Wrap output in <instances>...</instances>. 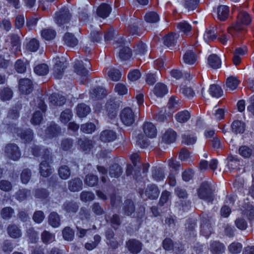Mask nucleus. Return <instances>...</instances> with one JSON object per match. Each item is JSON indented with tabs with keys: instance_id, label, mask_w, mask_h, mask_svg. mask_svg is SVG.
<instances>
[{
	"instance_id": "obj_1",
	"label": "nucleus",
	"mask_w": 254,
	"mask_h": 254,
	"mask_svg": "<svg viewBox=\"0 0 254 254\" xmlns=\"http://www.w3.org/2000/svg\"><path fill=\"white\" fill-rule=\"evenodd\" d=\"M198 197L208 203H212L215 195L214 190L210 183L208 182H202L197 190Z\"/></svg>"
},
{
	"instance_id": "obj_2",
	"label": "nucleus",
	"mask_w": 254,
	"mask_h": 254,
	"mask_svg": "<svg viewBox=\"0 0 254 254\" xmlns=\"http://www.w3.org/2000/svg\"><path fill=\"white\" fill-rule=\"evenodd\" d=\"M20 38L15 34H10L5 40L4 46L11 54H15L20 50Z\"/></svg>"
},
{
	"instance_id": "obj_3",
	"label": "nucleus",
	"mask_w": 254,
	"mask_h": 254,
	"mask_svg": "<svg viewBox=\"0 0 254 254\" xmlns=\"http://www.w3.org/2000/svg\"><path fill=\"white\" fill-rule=\"evenodd\" d=\"M44 160L40 164V173L43 177H48L52 174V169L49 165L51 156L49 150H46L43 156Z\"/></svg>"
},
{
	"instance_id": "obj_4",
	"label": "nucleus",
	"mask_w": 254,
	"mask_h": 254,
	"mask_svg": "<svg viewBox=\"0 0 254 254\" xmlns=\"http://www.w3.org/2000/svg\"><path fill=\"white\" fill-rule=\"evenodd\" d=\"M200 232L202 235L208 238L212 233V217L208 214H203L201 217Z\"/></svg>"
},
{
	"instance_id": "obj_5",
	"label": "nucleus",
	"mask_w": 254,
	"mask_h": 254,
	"mask_svg": "<svg viewBox=\"0 0 254 254\" xmlns=\"http://www.w3.org/2000/svg\"><path fill=\"white\" fill-rule=\"evenodd\" d=\"M71 16L69 10L67 8L64 7L55 13L54 19L56 23L61 26L67 23L70 20Z\"/></svg>"
},
{
	"instance_id": "obj_6",
	"label": "nucleus",
	"mask_w": 254,
	"mask_h": 254,
	"mask_svg": "<svg viewBox=\"0 0 254 254\" xmlns=\"http://www.w3.org/2000/svg\"><path fill=\"white\" fill-rule=\"evenodd\" d=\"M6 157L13 161H17L21 157V152L18 146L14 143L7 144L4 150Z\"/></svg>"
},
{
	"instance_id": "obj_7",
	"label": "nucleus",
	"mask_w": 254,
	"mask_h": 254,
	"mask_svg": "<svg viewBox=\"0 0 254 254\" xmlns=\"http://www.w3.org/2000/svg\"><path fill=\"white\" fill-rule=\"evenodd\" d=\"M233 12H237V21L234 29L236 31H239L242 29L241 24L248 25L250 23L251 19L249 15L245 11H238L235 8L233 9Z\"/></svg>"
},
{
	"instance_id": "obj_8",
	"label": "nucleus",
	"mask_w": 254,
	"mask_h": 254,
	"mask_svg": "<svg viewBox=\"0 0 254 254\" xmlns=\"http://www.w3.org/2000/svg\"><path fill=\"white\" fill-rule=\"evenodd\" d=\"M54 76L56 79H61L63 75L64 70L66 67L67 63L63 58L61 60L60 58H56L54 59Z\"/></svg>"
},
{
	"instance_id": "obj_9",
	"label": "nucleus",
	"mask_w": 254,
	"mask_h": 254,
	"mask_svg": "<svg viewBox=\"0 0 254 254\" xmlns=\"http://www.w3.org/2000/svg\"><path fill=\"white\" fill-rule=\"evenodd\" d=\"M120 118L124 125L129 126L134 122L135 116L132 109L127 107L125 108L122 111Z\"/></svg>"
},
{
	"instance_id": "obj_10",
	"label": "nucleus",
	"mask_w": 254,
	"mask_h": 254,
	"mask_svg": "<svg viewBox=\"0 0 254 254\" xmlns=\"http://www.w3.org/2000/svg\"><path fill=\"white\" fill-rule=\"evenodd\" d=\"M86 63L83 64V62L80 60H76L74 65L75 72L81 77H85L88 74L87 68H90V63L87 60H85Z\"/></svg>"
},
{
	"instance_id": "obj_11",
	"label": "nucleus",
	"mask_w": 254,
	"mask_h": 254,
	"mask_svg": "<svg viewBox=\"0 0 254 254\" xmlns=\"http://www.w3.org/2000/svg\"><path fill=\"white\" fill-rule=\"evenodd\" d=\"M126 247L132 254H138L142 250V244L138 240L131 239L126 242Z\"/></svg>"
},
{
	"instance_id": "obj_12",
	"label": "nucleus",
	"mask_w": 254,
	"mask_h": 254,
	"mask_svg": "<svg viewBox=\"0 0 254 254\" xmlns=\"http://www.w3.org/2000/svg\"><path fill=\"white\" fill-rule=\"evenodd\" d=\"M19 89L22 94L30 93L33 89L32 81L28 78L20 79L19 82Z\"/></svg>"
},
{
	"instance_id": "obj_13",
	"label": "nucleus",
	"mask_w": 254,
	"mask_h": 254,
	"mask_svg": "<svg viewBox=\"0 0 254 254\" xmlns=\"http://www.w3.org/2000/svg\"><path fill=\"white\" fill-rule=\"evenodd\" d=\"M7 234L13 239L20 238L22 235V231L20 227L14 224L9 225L6 229Z\"/></svg>"
},
{
	"instance_id": "obj_14",
	"label": "nucleus",
	"mask_w": 254,
	"mask_h": 254,
	"mask_svg": "<svg viewBox=\"0 0 254 254\" xmlns=\"http://www.w3.org/2000/svg\"><path fill=\"white\" fill-rule=\"evenodd\" d=\"M63 209L69 214H74L79 209L77 202L74 201H66L62 206Z\"/></svg>"
},
{
	"instance_id": "obj_15",
	"label": "nucleus",
	"mask_w": 254,
	"mask_h": 254,
	"mask_svg": "<svg viewBox=\"0 0 254 254\" xmlns=\"http://www.w3.org/2000/svg\"><path fill=\"white\" fill-rule=\"evenodd\" d=\"M83 183L79 178H75L69 180L68 182V190L72 192L80 190L82 189Z\"/></svg>"
},
{
	"instance_id": "obj_16",
	"label": "nucleus",
	"mask_w": 254,
	"mask_h": 254,
	"mask_svg": "<svg viewBox=\"0 0 254 254\" xmlns=\"http://www.w3.org/2000/svg\"><path fill=\"white\" fill-rule=\"evenodd\" d=\"M100 139L104 142H112L117 138L116 133L112 130H105L101 132Z\"/></svg>"
},
{
	"instance_id": "obj_17",
	"label": "nucleus",
	"mask_w": 254,
	"mask_h": 254,
	"mask_svg": "<svg viewBox=\"0 0 254 254\" xmlns=\"http://www.w3.org/2000/svg\"><path fill=\"white\" fill-rule=\"evenodd\" d=\"M144 133L150 138H153L156 136L157 130L154 125L150 122H145L143 125Z\"/></svg>"
},
{
	"instance_id": "obj_18",
	"label": "nucleus",
	"mask_w": 254,
	"mask_h": 254,
	"mask_svg": "<svg viewBox=\"0 0 254 254\" xmlns=\"http://www.w3.org/2000/svg\"><path fill=\"white\" fill-rule=\"evenodd\" d=\"M50 105L61 106L64 104L66 101L65 97L58 94H52L49 97Z\"/></svg>"
},
{
	"instance_id": "obj_19",
	"label": "nucleus",
	"mask_w": 254,
	"mask_h": 254,
	"mask_svg": "<svg viewBox=\"0 0 254 254\" xmlns=\"http://www.w3.org/2000/svg\"><path fill=\"white\" fill-rule=\"evenodd\" d=\"M159 194V190L155 185L152 184L148 186L145 191V196L149 199H156L158 197Z\"/></svg>"
},
{
	"instance_id": "obj_20",
	"label": "nucleus",
	"mask_w": 254,
	"mask_h": 254,
	"mask_svg": "<svg viewBox=\"0 0 254 254\" xmlns=\"http://www.w3.org/2000/svg\"><path fill=\"white\" fill-rule=\"evenodd\" d=\"M112 8L107 3L101 4L97 9V14L101 18L105 19L107 18L111 13Z\"/></svg>"
},
{
	"instance_id": "obj_21",
	"label": "nucleus",
	"mask_w": 254,
	"mask_h": 254,
	"mask_svg": "<svg viewBox=\"0 0 254 254\" xmlns=\"http://www.w3.org/2000/svg\"><path fill=\"white\" fill-rule=\"evenodd\" d=\"M183 59L186 64L192 65L196 62L197 56L192 50H188L184 55Z\"/></svg>"
},
{
	"instance_id": "obj_22",
	"label": "nucleus",
	"mask_w": 254,
	"mask_h": 254,
	"mask_svg": "<svg viewBox=\"0 0 254 254\" xmlns=\"http://www.w3.org/2000/svg\"><path fill=\"white\" fill-rule=\"evenodd\" d=\"M208 64L213 69L219 68L221 66V60L216 54L210 55L207 59Z\"/></svg>"
},
{
	"instance_id": "obj_23",
	"label": "nucleus",
	"mask_w": 254,
	"mask_h": 254,
	"mask_svg": "<svg viewBox=\"0 0 254 254\" xmlns=\"http://www.w3.org/2000/svg\"><path fill=\"white\" fill-rule=\"evenodd\" d=\"M229 7L226 5H221L217 8L218 18L221 21H225L228 17Z\"/></svg>"
},
{
	"instance_id": "obj_24",
	"label": "nucleus",
	"mask_w": 254,
	"mask_h": 254,
	"mask_svg": "<svg viewBox=\"0 0 254 254\" xmlns=\"http://www.w3.org/2000/svg\"><path fill=\"white\" fill-rule=\"evenodd\" d=\"M179 37L178 34H169L163 38V43L168 47L174 46Z\"/></svg>"
},
{
	"instance_id": "obj_25",
	"label": "nucleus",
	"mask_w": 254,
	"mask_h": 254,
	"mask_svg": "<svg viewBox=\"0 0 254 254\" xmlns=\"http://www.w3.org/2000/svg\"><path fill=\"white\" fill-rule=\"evenodd\" d=\"M225 246L218 241H214L211 243L210 246V251L214 254H221L225 251Z\"/></svg>"
},
{
	"instance_id": "obj_26",
	"label": "nucleus",
	"mask_w": 254,
	"mask_h": 254,
	"mask_svg": "<svg viewBox=\"0 0 254 254\" xmlns=\"http://www.w3.org/2000/svg\"><path fill=\"white\" fill-rule=\"evenodd\" d=\"M63 40L64 44L69 47H74L78 43L77 38L72 34L68 32L64 34Z\"/></svg>"
},
{
	"instance_id": "obj_27",
	"label": "nucleus",
	"mask_w": 254,
	"mask_h": 254,
	"mask_svg": "<svg viewBox=\"0 0 254 254\" xmlns=\"http://www.w3.org/2000/svg\"><path fill=\"white\" fill-rule=\"evenodd\" d=\"M90 111L89 106L84 103L79 104L76 107V113L80 118L85 117Z\"/></svg>"
},
{
	"instance_id": "obj_28",
	"label": "nucleus",
	"mask_w": 254,
	"mask_h": 254,
	"mask_svg": "<svg viewBox=\"0 0 254 254\" xmlns=\"http://www.w3.org/2000/svg\"><path fill=\"white\" fill-rule=\"evenodd\" d=\"M48 223L54 228L59 227L61 224L60 215L56 212H51L48 217Z\"/></svg>"
},
{
	"instance_id": "obj_29",
	"label": "nucleus",
	"mask_w": 254,
	"mask_h": 254,
	"mask_svg": "<svg viewBox=\"0 0 254 254\" xmlns=\"http://www.w3.org/2000/svg\"><path fill=\"white\" fill-rule=\"evenodd\" d=\"M168 92L167 86L161 83H158L154 88L153 92L158 97H162Z\"/></svg>"
},
{
	"instance_id": "obj_30",
	"label": "nucleus",
	"mask_w": 254,
	"mask_h": 254,
	"mask_svg": "<svg viewBox=\"0 0 254 254\" xmlns=\"http://www.w3.org/2000/svg\"><path fill=\"white\" fill-rule=\"evenodd\" d=\"M245 124L240 121H235L231 125L232 130L236 134L243 133L245 130Z\"/></svg>"
},
{
	"instance_id": "obj_31",
	"label": "nucleus",
	"mask_w": 254,
	"mask_h": 254,
	"mask_svg": "<svg viewBox=\"0 0 254 254\" xmlns=\"http://www.w3.org/2000/svg\"><path fill=\"white\" fill-rule=\"evenodd\" d=\"M40 47V44L36 39L32 38L27 41L25 44L26 50L31 52H36Z\"/></svg>"
},
{
	"instance_id": "obj_32",
	"label": "nucleus",
	"mask_w": 254,
	"mask_h": 254,
	"mask_svg": "<svg viewBox=\"0 0 254 254\" xmlns=\"http://www.w3.org/2000/svg\"><path fill=\"white\" fill-rule=\"evenodd\" d=\"M109 175L111 178H119L123 173L121 167L117 164H114L109 168Z\"/></svg>"
},
{
	"instance_id": "obj_33",
	"label": "nucleus",
	"mask_w": 254,
	"mask_h": 254,
	"mask_svg": "<svg viewBox=\"0 0 254 254\" xmlns=\"http://www.w3.org/2000/svg\"><path fill=\"white\" fill-rule=\"evenodd\" d=\"M176 133L172 129H169L165 132L162 140L167 143L174 142L176 139Z\"/></svg>"
},
{
	"instance_id": "obj_34",
	"label": "nucleus",
	"mask_w": 254,
	"mask_h": 254,
	"mask_svg": "<svg viewBox=\"0 0 254 254\" xmlns=\"http://www.w3.org/2000/svg\"><path fill=\"white\" fill-rule=\"evenodd\" d=\"M106 94L105 89L102 87H97L90 91V97L92 99H99L103 98Z\"/></svg>"
},
{
	"instance_id": "obj_35",
	"label": "nucleus",
	"mask_w": 254,
	"mask_h": 254,
	"mask_svg": "<svg viewBox=\"0 0 254 254\" xmlns=\"http://www.w3.org/2000/svg\"><path fill=\"white\" fill-rule=\"evenodd\" d=\"M42 242L45 244H49L55 240V235L48 231L44 230L41 235Z\"/></svg>"
},
{
	"instance_id": "obj_36",
	"label": "nucleus",
	"mask_w": 254,
	"mask_h": 254,
	"mask_svg": "<svg viewBox=\"0 0 254 254\" xmlns=\"http://www.w3.org/2000/svg\"><path fill=\"white\" fill-rule=\"evenodd\" d=\"M26 234L31 243H36L39 240L38 233L33 227L28 229Z\"/></svg>"
},
{
	"instance_id": "obj_37",
	"label": "nucleus",
	"mask_w": 254,
	"mask_h": 254,
	"mask_svg": "<svg viewBox=\"0 0 254 254\" xmlns=\"http://www.w3.org/2000/svg\"><path fill=\"white\" fill-rule=\"evenodd\" d=\"M175 119L180 123H185L188 122L190 117V114L187 110L178 112L175 115Z\"/></svg>"
},
{
	"instance_id": "obj_38",
	"label": "nucleus",
	"mask_w": 254,
	"mask_h": 254,
	"mask_svg": "<svg viewBox=\"0 0 254 254\" xmlns=\"http://www.w3.org/2000/svg\"><path fill=\"white\" fill-rule=\"evenodd\" d=\"M16 133L20 135L21 139L26 142L30 141L33 139V134L32 130L30 129L24 131L23 132L19 129H17Z\"/></svg>"
},
{
	"instance_id": "obj_39",
	"label": "nucleus",
	"mask_w": 254,
	"mask_h": 254,
	"mask_svg": "<svg viewBox=\"0 0 254 254\" xmlns=\"http://www.w3.org/2000/svg\"><path fill=\"white\" fill-rule=\"evenodd\" d=\"M152 178L154 181L159 182L163 180L165 175L162 171L156 167H153L152 169Z\"/></svg>"
},
{
	"instance_id": "obj_40",
	"label": "nucleus",
	"mask_w": 254,
	"mask_h": 254,
	"mask_svg": "<svg viewBox=\"0 0 254 254\" xmlns=\"http://www.w3.org/2000/svg\"><path fill=\"white\" fill-rule=\"evenodd\" d=\"M123 210L125 215H131L135 210L133 202L129 199L127 200L125 202Z\"/></svg>"
},
{
	"instance_id": "obj_41",
	"label": "nucleus",
	"mask_w": 254,
	"mask_h": 254,
	"mask_svg": "<svg viewBox=\"0 0 254 254\" xmlns=\"http://www.w3.org/2000/svg\"><path fill=\"white\" fill-rule=\"evenodd\" d=\"M62 235L65 240L71 241L74 237V231L69 227H66L63 230Z\"/></svg>"
},
{
	"instance_id": "obj_42",
	"label": "nucleus",
	"mask_w": 254,
	"mask_h": 254,
	"mask_svg": "<svg viewBox=\"0 0 254 254\" xmlns=\"http://www.w3.org/2000/svg\"><path fill=\"white\" fill-rule=\"evenodd\" d=\"M209 91L211 95L213 97L219 98L222 96L223 94V90L218 85H211Z\"/></svg>"
},
{
	"instance_id": "obj_43",
	"label": "nucleus",
	"mask_w": 254,
	"mask_h": 254,
	"mask_svg": "<svg viewBox=\"0 0 254 254\" xmlns=\"http://www.w3.org/2000/svg\"><path fill=\"white\" fill-rule=\"evenodd\" d=\"M123 243V239H118L115 238L109 241H106V244L108 246L109 249L112 250L117 249Z\"/></svg>"
},
{
	"instance_id": "obj_44",
	"label": "nucleus",
	"mask_w": 254,
	"mask_h": 254,
	"mask_svg": "<svg viewBox=\"0 0 254 254\" xmlns=\"http://www.w3.org/2000/svg\"><path fill=\"white\" fill-rule=\"evenodd\" d=\"M34 71L39 75H45L49 72V67L45 64H40L34 67Z\"/></svg>"
},
{
	"instance_id": "obj_45",
	"label": "nucleus",
	"mask_w": 254,
	"mask_h": 254,
	"mask_svg": "<svg viewBox=\"0 0 254 254\" xmlns=\"http://www.w3.org/2000/svg\"><path fill=\"white\" fill-rule=\"evenodd\" d=\"M12 96L13 92L9 88H3L0 91V98L2 101L9 100Z\"/></svg>"
},
{
	"instance_id": "obj_46",
	"label": "nucleus",
	"mask_w": 254,
	"mask_h": 254,
	"mask_svg": "<svg viewBox=\"0 0 254 254\" xmlns=\"http://www.w3.org/2000/svg\"><path fill=\"white\" fill-rule=\"evenodd\" d=\"M84 182L86 185L89 187L95 186L98 183V177L96 175L88 174L86 176Z\"/></svg>"
},
{
	"instance_id": "obj_47",
	"label": "nucleus",
	"mask_w": 254,
	"mask_h": 254,
	"mask_svg": "<svg viewBox=\"0 0 254 254\" xmlns=\"http://www.w3.org/2000/svg\"><path fill=\"white\" fill-rule=\"evenodd\" d=\"M134 51L136 55L143 56L147 52V47L144 43L140 42L134 47Z\"/></svg>"
},
{
	"instance_id": "obj_48",
	"label": "nucleus",
	"mask_w": 254,
	"mask_h": 254,
	"mask_svg": "<svg viewBox=\"0 0 254 254\" xmlns=\"http://www.w3.org/2000/svg\"><path fill=\"white\" fill-rule=\"evenodd\" d=\"M132 52L130 48L127 47L122 48L119 52V56L122 60H128L131 56Z\"/></svg>"
},
{
	"instance_id": "obj_49",
	"label": "nucleus",
	"mask_w": 254,
	"mask_h": 254,
	"mask_svg": "<svg viewBox=\"0 0 254 254\" xmlns=\"http://www.w3.org/2000/svg\"><path fill=\"white\" fill-rule=\"evenodd\" d=\"M78 143L80 145V148L83 151H88L93 146L92 141L86 138L79 139Z\"/></svg>"
},
{
	"instance_id": "obj_50",
	"label": "nucleus",
	"mask_w": 254,
	"mask_h": 254,
	"mask_svg": "<svg viewBox=\"0 0 254 254\" xmlns=\"http://www.w3.org/2000/svg\"><path fill=\"white\" fill-rule=\"evenodd\" d=\"M60 177L63 180L67 179L70 175V170L67 166H61L58 170Z\"/></svg>"
},
{
	"instance_id": "obj_51",
	"label": "nucleus",
	"mask_w": 254,
	"mask_h": 254,
	"mask_svg": "<svg viewBox=\"0 0 254 254\" xmlns=\"http://www.w3.org/2000/svg\"><path fill=\"white\" fill-rule=\"evenodd\" d=\"M34 196L39 199H46L49 195V191L45 189H37L34 191Z\"/></svg>"
},
{
	"instance_id": "obj_52",
	"label": "nucleus",
	"mask_w": 254,
	"mask_h": 254,
	"mask_svg": "<svg viewBox=\"0 0 254 254\" xmlns=\"http://www.w3.org/2000/svg\"><path fill=\"white\" fill-rule=\"evenodd\" d=\"M239 81L238 79L234 76L228 77L226 80V85L230 90H234L237 88Z\"/></svg>"
},
{
	"instance_id": "obj_53",
	"label": "nucleus",
	"mask_w": 254,
	"mask_h": 254,
	"mask_svg": "<svg viewBox=\"0 0 254 254\" xmlns=\"http://www.w3.org/2000/svg\"><path fill=\"white\" fill-rule=\"evenodd\" d=\"M31 194V191L28 189L19 190L16 193V198L19 201L26 199Z\"/></svg>"
},
{
	"instance_id": "obj_54",
	"label": "nucleus",
	"mask_w": 254,
	"mask_h": 254,
	"mask_svg": "<svg viewBox=\"0 0 254 254\" xmlns=\"http://www.w3.org/2000/svg\"><path fill=\"white\" fill-rule=\"evenodd\" d=\"M144 18L145 21L148 23H156L159 20L158 14L153 11L147 13L144 16Z\"/></svg>"
},
{
	"instance_id": "obj_55",
	"label": "nucleus",
	"mask_w": 254,
	"mask_h": 254,
	"mask_svg": "<svg viewBox=\"0 0 254 254\" xmlns=\"http://www.w3.org/2000/svg\"><path fill=\"white\" fill-rule=\"evenodd\" d=\"M60 128L57 125H52L49 127L46 130V133L49 138L53 137L58 135L60 132Z\"/></svg>"
},
{
	"instance_id": "obj_56",
	"label": "nucleus",
	"mask_w": 254,
	"mask_h": 254,
	"mask_svg": "<svg viewBox=\"0 0 254 254\" xmlns=\"http://www.w3.org/2000/svg\"><path fill=\"white\" fill-rule=\"evenodd\" d=\"M14 213L13 208L10 207H6L1 209L0 214L3 219H9Z\"/></svg>"
},
{
	"instance_id": "obj_57",
	"label": "nucleus",
	"mask_w": 254,
	"mask_h": 254,
	"mask_svg": "<svg viewBox=\"0 0 254 254\" xmlns=\"http://www.w3.org/2000/svg\"><path fill=\"white\" fill-rule=\"evenodd\" d=\"M72 114L70 109H66L61 113L60 120L63 123L68 122L72 118Z\"/></svg>"
},
{
	"instance_id": "obj_58",
	"label": "nucleus",
	"mask_w": 254,
	"mask_h": 254,
	"mask_svg": "<svg viewBox=\"0 0 254 254\" xmlns=\"http://www.w3.org/2000/svg\"><path fill=\"white\" fill-rule=\"evenodd\" d=\"M56 35V33L55 30L46 29L42 31L41 35L43 38L47 40H51L53 39Z\"/></svg>"
},
{
	"instance_id": "obj_59",
	"label": "nucleus",
	"mask_w": 254,
	"mask_h": 254,
	"mask_svg": "<svg viewBox=\"0 0 254 254\" xmlns=\"http://www.w3.org/2000/svg\"><path fill=\"white\" fill-rule=\"evenodd\" d=\"M80 198L82 201L87 202L93 200L95 195L91 191H83L80 193Z\"/></svg>"
},
{
	"instance_id": "obj_60",
	"label": "nucleus",
	"mask_w": 254,
	"mask_h": 254,
	"mask_svg": "<svg viewBox=\"0 0 254 254\" xmlns=\"http://www.w3.org/2000/svg\"><path fill=\"white\" fill-rule=\"evenodd\" d=\"M95 125L91 123L83 124L81 126V130L86 133H92L95 130Z\"/></svg>"
},
{
	"instance_id": "obj_61",
	"label": "nucleus",
	"mask_w": 254,
	"mask_h": 254,
	"mask_svg": "<svg viewBox=\"0 0 254 254\" xmlns=\"http://www.w3.org/2000/svg\"><path fill=\"white\" fill-rule=\"evenodd\" d=\"M199 2V0H186L184 5L189 11H193L196 8Z\"/></svg>"
},
{
	"instance_id": "obj_62",
	"label": "nucleus",
	"mask_w": 254,
	"mask_h": 254,
	"mask_svg": "<svg viewBox=\"0 0 254 254\" xmlns=\"http://www.w3.org/2000/svg\"><path fill=\"white\" fill-rule=\"evenodd\" d=\"M239 153L244 158H249L252 155V150L247 146H242L239 149Z\"/></svg>"
},
{
	"instance_id": "obj_63",
	"label": "nucleus",
	"mask_w": 254,
	"mask_h": 254,
	"mask_svg": "<svg viewBox=\"0 0 254 254\" xmlns=\"http://www.w3.org/2000/svg\"><path fill=\"white\" fill-rule=\"evenodd\" d=\"M229 250L233 254L240 253L242 249V245L240 243H232L229 246Z\"/></svg>"
},
{
	"instance_id": "obj_64",
	"label": "nucleus",
	"mask_w": 254,
	"mask_h": 254,
	"mask_svg": "<svg viewBox=\"0 0 254 254\" xmlns=\"http://www.w3.org/2000/svg\"><path fill=\"white\" fill-rule=\"evenodd\" d=\"M109 77L113 81H118L121 77V73L119 70L111 68L108 71Z\"/></svg>"
}]
</instances>
